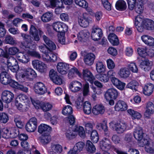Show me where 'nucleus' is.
Returning a JSON list of instances; mask_svg holds the SVG:
<instances>
[{
	"label": "nucleus",
	"instance_id": "62",
	"mask_svg": "<svg viewBox=\"0 0 154 154\" xmlns=\"http://www.w3.org/2000/svg\"><path fill=\"white\" fill-rule=\"evenodd\" d=\"M10 138H15L19 134L18 131L14 128H9Z\"/></svg>",
	"mask_w": 154,
	"mask_h": 154
},
{
	"label": "nucleus",
	"instance_id": "17",
	"mask_svg": "<svg viewBox=\"0 0 154 154\" xmlns=\"http://www.w3.org/2000/svg\"><path fill=\"white\" fill-rule=\"evenodd\" d=\"M100 146L102 150L104 151H108L111 146L110 140L106 138H103L100 142Z\"/></svg>",
	"mask_w": 154,
	"mask_h": 154
},
{
	"label": "nucleus",
	"instance_id": "61",
	"mask_svg": "<svg viewBox=\"0 0 154 154\" xmlns=\"http://www.w3.org/2000/svg\"><path fill=\"white\" fill-rule=\"evenodd\" d=\"M75 3L79 6L86 8L88 6V3L85 0H75Z\"/></svg>",
	"mask_w": 154,
	"mask_h": 154
},
{
	"label": "nucleus",
	"instance_id": "49",
	"mask_svg": "<svg viewBox=\"0 0 154 154\" xmlns=\"http://www.w3.org/2000/svg\"><path fill=\"white\" fill-rule=\"evenodd\" d=\"M4 57L6 59L8 66L15 64H17V60L12 56L9 57L8 54L5 55Z\"/></svg>",
	"mask_w": 154,
	"mask_h": 154
},
{
	"label": "nucleus",
	"instance_id": "25",
	"mask_svg": "<svg viewBox=\"0 0 154 154\" xmlns=\"http://www.w3.org/2000/svg\"><path fill=\"white\" fill-rule=\"evenodd\" d=\"M111 81L112 84L117 88L120 90L124 89L125 85V84L121 82L116 77H112L111 79Z\"/></svg>",
	"mask_w": 154,
	"mask_h": 154
},
{
	"label": "nucleus",
	"instance_id": "9",
	"mask_svg": "<svg viewBox=\"0 0 154 154\" xmlns=\"http://www.w3.org/2000/svg\"><path fill=\"white\" fill-rule=\"evenodd\" d=\"M34 90L37 94L42 95L47 91V89L45 84L42 82L35 83L34 86Z\"/></svg>",
	"mask_w": 154,
	"mask_h": 154
},
{
	"label": "nucleus",
	"instance_id": "18",
	"mask_svg": "<svg viewBox=\"0 0 154 154\" xmlns=\"http://www.w3.org/2000/svg\"><path fill=\"white\" fill-rule=\"evenodd\" d=\"M57 68L59 73L63 75L66 74L69 68V65L65 63L60 62L57 64Z\"/></svg>",
	"mask_w": 154,
	"mask_h": 154
},
{
	"label": "nucleus",
	"instance_id": "43",
	"mask_svg": "<svg viewBox=\"0 0 154 154\" xmlns=\"http://www.w3.org/2000/svg\"><path fill=\"white\" fill-rule=\"evenodd\" d=\"M85 148L87 151L90 153H94L96 150L95 146L89 140H87L85 145Z\"/></svg>",
	"mask_w": 154,
	"mask_h": 154
},
{
	"label": "nucleus",
	"instance_id": "60",
	"mask_svg": "<svg viewBox=\"0 0 154 154\" xmlns=\"http://www.w3.org/2000/svg\"><path fill=\"white\" fill-rule=\"evenodd\" d=\"M75 131L78 132L79 135L81 137L84 138L85 136V132L83 127L79 126L76 127Z\"/></svg>",
	"mask_w": 154,
	"mask_h": 154
},
{
	"label": "nucleus",
	"instance_id": "56",
	"mask_svg": "<svg viewBox=\"0 0 154 154\" xmlns=\"http://www.w3.org/2000/svg\"><path fill=\"white\" fill-rule=\"evenodd\" d=\"M50 5H47L45 3V5L47 8H53L58 6L60 3L62 2V0H51Z\"/></svg>",
	"mask_w": 154,
	"mask_h": 154
},
{
	"label": "nucleus",
	"instance_id": "16",
	"mask_svg": "<svg viewBox=\"0 0 154 154\" xmlns=\"http://www.w3.org/2000/svg\"><path fill=\"white\" fill-rule=\"evenodd\" d=\"M28 49H23L25 51L19 53L17 54V59L20 62L23 63H27L29 61L30 57L27 51Z\"/></svg>",
	"mask_w": 154,
	"mask_h": 154
},
{
	"label": "nucleus",
	"instance_id": "45",
	"mask_svg": "<svg viewBox=\"0 0 154 154\" xmlns=\"http://www.w3.org/2000/svg\"><path fill=\"white\" fill-rule=\"evenodd\" d=\"M143 25L144 29L149 30H152L154 29V22L151 20L148 19H146L144 22Z\"/></svg>",
	"mask_w": 154,
	"mask_h": 154
},
{
	"label": "nucleus",
	"instance_id": "42",
	"mask_svg": "<svg viewBox=\"0 0 154 154\" xmlns=\"http://www.w3.org/2000/svg\"><path fill=\"white\" fill-rule=\"evenodd\" d=\"M108 39L109 42L113 45H117L119 43L117 36L114 33L109 34L108 36Z\"/></svg>",
	"mask_w": 154,
	"mask_h": 154
},
{
	"label": "nucleus",
	"instance_id": "8",
	"mask_svg": "<svg viewBox=\"0 0 154 154\" xmlns=\"http://www.w3.org/2000/svg\"><path fill=\"white\" fill-rule=\"evenodd\" d=\"M53 29L56 32L60 33L66 32L68 29V26L64 23L60 22H54L52 24Z\"/></svg>",
	"mask_w": 154,
	"mask_h": 154
},
{
	"label": "nucleus",
	"instance_id": "54",
	"mask_svg": "<svg viewBox=\"0 0 154 154\" xmlns=\"http://www.w3.org/2000/svg\"><path fill=\"white\" fill-rule=\"evenodd\" d=\"M36 48V46L35 45V48L34 49H27V53H28L29 57L31 56L39 58H40L41 56L38 52L35 51Z\"/></svg>",
	"mask_w": 154,
	"mask_h": 154
},
{
	"label": "nucleus",
	"instance_id": "20",
	"mask_svg": "<svg viewBox=\"0 0 154 154\" xmlns=\"http://www.w3.org/2000/svg\"><path fill=\"white\" fill-rule=\"evenodd\" d=\"M96 127L98 129H102L103 130L105 136L108 137H109L110 132L108 130L107 122L106 120H103L102 123H98Z\"/></svg>",
	"mask_w": 154,
	"mask_h": 154
},
{
	"label": "nucleus",
	"instance_id": "53",
	"mask_svg": "<svg viewBox=\"0 0 154 154\" xmlns=\"http://www.w3.org/2000/svg\"><path fill=\"white\" fill-rule=\"evenodd\" d=\"M91 139L94 143H97L99 140L98 134L96 130H93L91 133Z\"/></svg>",
	"mask_w": 154,
	"mask_h": 154
},
{
	"label": "nucleus",
	"instance_id": "46",
	"mask_svg": "<svg viewBox=\"0 0 154 154\" xmlns=\"http://www.w3.org/2000/svg\"><path fill=\"white\" fill-rule=\"evenodd\" d=\"M145 146V150L148 153L152 154L154 153V143H150L147 140V142L144 144Z\"/></svg>",
	"mask_w": 154,
	"mask_h": 154
},
{
	"label": "nucleus",
	"instance_id": "50",
	"mask_svg": "<svg viewBox=\"0 0 154 154\" xmlns=\"http://www.w3.org/2000/svg\"><path fill=\"white\" fill-rule=\"evenodd\" d=\"M65 134L68 139L71 140L75 137L76 133L75 131H73L72 129L70 128L66 130Z\"/></svg>",
	"mask_w": 154,
	"mask_h": 154
},
{
	"label": "nucleus",
	"instance_id": "59",
	"mask_svg": "<svg viewBox=\"0 0 154 154\" xmlns=\"http://www.w3.org/2000/svg\"><path fill=\"white\" fill-rule=\"evenodd\" d=\"M137 51L139 55L142 57H144L147 55V49L146 48H139Z\"/></svg>",
	"mask_w": 154,
	"mask_h": 154
},
{
	"label": "nucleus",
	"instance_id": "23",
	"mask_svg": "<svg viewBox=\"0 0 154 154\" xmlns=\"http://www.w3.org/2000/svg\"><path fill=\"white\" fill-rule=\"evenodd\" d=\"M104 106L102 104H97L94 106L92 109L93 113L95 115L103 114L105 111Z\"/></svg>",
	"mask_w": 154,
	"mask_h": 154
},
{
	"label": "nucleus",
	"instance_id": "3",
	"mask_svg": "<svg viewBox=\"0 0 154 154\" xmlns=\"http://www.w3.org/2000/svg\"><path fill=\"white\" fill-rule=\"evenodd\" d=\"M110 128L118 134H122L127 130V125L124 122L112 121L109 123Z\"/></svg>",
	"mask_w": 154,
	"mask_h": 154
},
{
	"label": "nucleus",
	"instance_id": "10",
	"mask_svg": "<svg viewBox=\"0 0 154 154\" xmlns=\"http://www.w3.org/2000/svg\"><path fill=\"white\" fill-rule=\"evenodd\" d=\"M91 37L93 40L97 41L99 40L102 35V30L97 26H94L91 29Z\"/></svg>",
	"mask_w": 154,
	"mask_h": 154
},
{
	"label": "nucleus",
	"instance_id": "7",
	"mask_svg": "<svg viewBox=\"0 0 154 154\" xmlns=\"http://www.w3.org/2000/svg\"><path fill=\"white\" fill-rule=\"evenodd\" d=\"M37 119L35 117H33L31 118L26 124L25 129L28 132H34L37 128Z\"/></svg>",
	"mask_w": 154,
	"mask_h": 154
},
{
	"label": "nucleus",
	"instance_id": "38",
	"mask_svg": "<svg viewBox=\"0 0 154 154\" xmlns=\"http://www.w3.org/2000/svg\"><path fill=\"white\" fill-rule=\"evenodd\" d=\"M89 32L87 30L81 31L77 35L78 39L81 42L83 41L89 37Z\"/></svg>",
	"mask_w": 154,
	"mask_h": 154
},
{
	"label": "nucleus",
	"instance_id": "28",
	"mask_svg": "<svg viewBox=\"0 0 154 154\" xmlns=\"http://www.w3.org/2000/svg\"><path fill=\"white\" fill-rule=\"evenodd\" d=\"M43 38L47 45V48L51 51L55 50L56 48V46L54 42L50 40L46 35L43 36Z\"/></svg>",
	"mask_w": 154,
	"mask_h": 154
},
{
	"label": "nucleus",
	"instance_id": "13",
	"mask_svg": "<svg viewBox=\"0 0 154 154\" xmlns=\"http://www.w3.org/2000/svg\"><path fill=\"white\" fill-rule=\"evenodd\" d=\"M14 97V94L9 91H4L2 92V99L6 103H9L11 102Z\"/></svg>",
	"mask_w": 154,
	"mask_h": 154
},
{
	"label": "nucleus",
	"instance_id": "35",
	"mask_svg": "<svg viewBox=\"0 0 154 154\" xmlns=\"http://www.w3.org/2000/svg\"><path fill=\"white\" fill-rule=\"evenodd\" d=\"M29 33L33 38L34 40L38 41L40 40V37L38 34V29L33 25H31L29 30Z\"/></svg>",
	"mask_w": 154,
	"mask_h": 154
},
{
	"label": "nucleus",
	"instance_id": "11",
	"mask_svg": "<svg viewBox=\"0 0 154 154\" xmlns=\"http://www.w3.org/2000/svg\"><path fill=\"white\" fill-rule=\"evenodd\" d=\"M117 91L114 88L109 89L105 92L104 97L106 100H109L110 99H116L119 95Z\"/></svg>",
	"mask_w": 154,
	"mask_h": 154
},
{
	"label": "nucleus",
	"instance_id": "14",
	"mask_svg": "<svg viewBox=\"0 0 154 154\" xmlns=\"http://www.w3.org/2000/svg\"><path fill=\"white\" fill-rule=\"evenodd\" d=\"M154 114V104L151 102L147 103L146 104L145 111L144 116L146 118L149 119Z\"/></svg>",
	"mask_w": 154,
	"mask_h": 154
},
{
	"label": "nucleus",
	"instance_id": "26",
	"mask_svg": "<svg viewBox=\"0 0 154 154\" xmlns=\"http://www.w3.org/2000/svg\"><path fill=\"white\" fill-rule=\"evenodd\" d=\"M114 108L116 111H123L127 109L128 106L125 102L119 100L116 103Z\"/></svg>",
	"mask_w": 154,
	"mask_h": 154
},
{
	"label": "nucleus",
	"instance_id": "30",
	"mask_svg": "<svg viewBox=\"0 0 154 154\" xmlns=\"http://www.w3.org/2000/svg\"><path fill=\"white\" fill-rule=\"evenodd\" d=\"M8 84H9L12 88L20 89L24 92H27L28 91V89L27 87H24L22 85L19 84L18 82L11 79Z\"/></svg>",
	"mask_w": 154,
	"mask_h": 154
},
{
	"label": "nucleus",
	"instance_id": "55",
	"mask_svg": "<svg viewBox=\"0 0 154 154\" xmlns=\"http://www.w3.org/2000/svg\"><path fill=\"white\" fill-rule=\"evenodd\" d=\"M85 143L82 142H79L76 143L73 147L74 149L79 153L82 151L85 146Z\"/></svg>",
	"mask_w": 154,
	"mask_h": 154
},
{
	"label": "nucleus",
	"instance_id": "4",
	"mask_svg": "<svg viewBox=\"0 0 154 154\" xmlns=\"http://www.w3.org/2000/svg\"><path fill=\"white\" fill-rule=\"evenodd\" d=\"M143 130L141 127H137L134 129V137L138 141V144L139 146L143 147L144 146V144L147 142V139H143Z\"/></svg>",
	"mask_w": 154,
	"mask_h": 154
},
{
	"label": "nucleus",
	"instance_id": "64",
	"mask_svg": "<svg viewBox=\"0 0 154 154\" xmlns=\"http://www.w3.org/2000/svg\"><path fill=\"white\" fill-rule=\"evenodd\" d=\"M8 120V117L7 115L5 113H0V121L4 123H6Z\"/></svg>",
	"mask_w": 154,
	"mask_h": 154
},
{
	"label": "nucleus",
	"instance_id": "51",
	"mask_svg": "<svg viewBox=\"0 0 154 154\" xmlns=\"http://www.w3.org/2000/svg\"><path fill=\"white\" fill-rule=\"evenodd\" d=\"M73 110L72 107L69 105L63 107L62 112L65 116H69L72 113Z\"/></svg>",
	"mask_w": 154,
	"mask_h": 154
},
{
	"label": "nucleus",
	"instance_id": "48",
	"mask_svg": "<svg viewBox=\"0 0 154 154\" xmlns=\"http://www.w3.org/2000/svg\"><path fill=\"white\" fill-rule=\"evenodd\" d=\"M96 69L98 73H104L105 71L106 66L102 62L98 61L96 65Z\"/></svg>",
	"mask_w": 154,
	"mask_h": 154
},
{
	"label": "nucleus",
	"instance_id": "31",
	"mask_svg": "<svg viewBox=\"0 0 154 154\" xmlns=\"http://www.w3.org/2000/svg\"><path fill=\"white\" fill-rule=\"evenodd\" d=\"M78 21L79 25L84 27H86L88 26L89 23L92 22L91 20L87 17H85L84 16L79 17Z\"/></svg>",
	"mask_w": 154,
	"mask_h": 154
},
{
	"label": "nucleus",
	"instance_id": "22",
	"mask_svg": "<svg viewBox=\"0 0 154 154\" xmlns=\"http://www.w3.org/2000/svg\"><path fill=\"white\" fill-rule=\"evenodd\" d=\"M82 76L83 78L85 80L89 81L92 83L94 79V77L92 73L88 69H83L82 71Z\"/></svg>",
	"mask_w": 154,
	"mask_h": 154
},
{
	"label": "nucleus",
	"instance_id": "19",
	"mask_svg": "<svg viewBox=\"0 0 154 154\" xmlns=\"http://www.w3.org/2000/svg\"><path fill=\"white\" fill-rule=\"evenodd\" d=\"M82 87V83L78 81H73L70 85L69 88L71 91L76 92L79 91Z\"/></svg>",
	"mask_w": 154,
	"mask_h": 154
},
{
	"label": "nucleus",
	"instance_id": "1",
	"mask_svg": "<svg viewBox=\"0 0 154 154\" xmlns=\"http://www.w3.org/2000/svg\"><path fill=\"white\" fill-rule=\"evenodd\" d=\"M18 72V74H17L16 78L19 81H20V77L25 79L31 77L35 78L37 77V74L35 70L28 67H21L19 69Z\"/></svg>",
	"mask_w": 154,
	"mask_h": 154
},
{
	"label": "nucleus",
	"instance_id": "37",
	"mask_svg": "<svg viewBox=\"0 0 154 154\" xmlns=\"http://www.w3.org/2000/svg\"><path fill=\"white\" fill-rule=\"evenodd\" d=\"M50 135L48 133H45L40 138V142L43 145H46L49 143L51 140Z\"/></svg>",
	"mask_w": 154,
	"mask_h": 154
},
{
	"label": "nucleus",
	"instance_id": "33",
	"mask_svg": "<svg viewBox=\"0 0 154 154\" xmlns=\"http://www.w3.org/2000/svg\"><path fill=\"white\" fill-rule=\"evenodd\" d=\"M141 38L143 42L149 46H154V38L147 35H143Z\"/></svg>",
	"mask_w": 154,
	"mask_h": 154
},
{
	"label": "nucleus",
	"instance_id": "36",
	"mask_svg": "<svg viewBox=\"0 0 154 154\" xmlns=\"http://www.w3.org/2000/svg\"><path fill=\"white\" fill-rule=\"evenodd\" d=\"M127 112L131 116L132 119L133 120H139L142 117L141 114L137 111H135L132 109H129Z\"/></svg>",
	"mask_w": 154,
	"mask_h": 154
},
{
	"label": "nucleus",
	"instance_id": "58",
	"mask_svg": "<svg viewBox=\"0 0 154 154\" xmlns=\"http://www.w3.org/2000/svg\"><path fill=\"white\" fill-rule=\"evenodd\" d=\"M128 68L129 70L132 72L137 73L138 72V69L137 66L135 63H131L128 65Z\"/></svg>",
	"mask_w": 154,
	"mask_h": 154
},
{
	"label": "nucleus",
	"instance_id": "15",
	"mask_svg": "<svg viewBox=\"0 0 154 154\" xmlns=\"http://www.w3.org/2000/svg\"><path fill=\"white\" fill-rule=\"evenodd\" d=\"M145 20L140 15H138L136 17L134 24L136 28L139 32H141L143 31L144 27L143 25Z\"/></svg>",
	"mask_w": 154,
	"mask_h": 154
},
{
	"label": "nucleus",
	"instance_id": "41",
	"mask_svg": "<svg viewBox=\"0 0 154 154\" xmlns=\"http://www.w3.org/2000/svg\"><path fill=\"white\" fill-rule=\"evenodd\" d=\"M52 130L51 128L49 126L45 124H41L38 127V131L41 134L46 132H49Z\"/></svg>",
	"mask_w": 154,
	"mask_h": 154
},
{
	"label": "nucleus",
	"instance_id": "47",
	"mask_svg": "<svg viewBox=\"0 0 154 154\" xmlns=\"http://www.w3.org/2000/svg\"><path fill=\"white\" fill-rule=\"evenodd\" d=\"M116 9L120 11H123L125 9L127 5L125 2L123 0H119L116 2Z\"/></svg>",
	"mask_w": 154,
	"mask_h": 154
},
{
	"label": "nucleus",
	"instance_id": "63",
	"mask_svg": "<svg viewBox=\"0 0 154 154\" xmlns=\"http://www.w3.org/2000/svg\"><path fill=\"white\" fill-rule=\"evenodd\" d=\"M9 129L4 128L2 129L1 132V135L3 137L5 138H9Z\"/></svg>",
	"mask_w": 154,
	"mask_h": 154
},
{
	"label": "nucleus",
	"instance_id": "5",
	"mask_svg": "<svg viewBox=\"0 0 154 154\" xmlns=\"http://www.w3.org/2000/svg\"><path fill=\"white\" fill-rule=\"evenodd\" d=\"M21 35L23 39L25 40V42H22L20 45L21 48L34 49L35 48V45L33 44L30 35L24 33H21Z\"/></svg>",
	"mask_w": 154,
	"mask_h": 154
},
{
	"label": "nucleus",
	"instance_id": "24",
	"mask_svg": "<svg viewBox=\"0 0 154 154\" xmlns=\"http://www.w3.org/2000/svg\"><path fill=\"white\" fill-rule=\"evenodd\" d=\"M152 62L147 59L142 60L140 64V68L145 71H148L151 68L152 65Z\"/></svg>",
	"mask_w": 154,
	"mask_h": 154
},
{
	"label": "nucleus",
	"instance_id": "44",
	"mask_svg": "<svg viewBox=\"0 0 154 154\" xmlns=\"http://www.w3.org/2000/svg\"><path fill=\"white\" fill-rule=\"evenodd\" d=\"M83 110L84 112L87 115L90 114L91 112L92 107L89 101H86L83 103Z\"/></svg>",
	"mask_w": 154,
	"mask_h": 154
},
{
	"label": "nucleus",
	"instance_id": "21",
	"mask_svg": "<svg viewBox=\"0 0 154 154\" xmlns=\"http://www.w3.org/2000/svg\"><path fill=\"white\" fill-rule=\"evenodd\" d=\"M95 58V56L94 54L89 53L84 56L83 60L86 65L91 66L93 64Z\"/></svg>",
	"mask_w": 154,
	"mask_h": 154
},
{
	"label": "nucleus",
	"instance_id": "29",
	"mask_svg": "<svg viewBox=\"0 0 154 154\" xmlns=\"http://www.w3.org/2000/svg\"><path fill=\"white\" fill-rule=\"evenodd\" d=\"M131 72L128 68L126 67L121 68L118 72L119 76L121 78L126 79L128 77Z\"/></svg>",
	"mask_w": 154,
	"mask_h": 154
},
{
	"label": "nucleus",
	"instance_id": "40",
	"mask_svg": "<svg viewBox=\"0 0 154 154\" xmlns=\"http://www.w3.org/2000/svg\"><path fill=\"white\" fill-rule=\"evenodd\" d=\"M53 17V14L52 12L50 11L47 12L44 14L41 17V19L42 21L44 23H46L50 21Z\"/></svg>",
	"mask_w": 154,
	"mask_h": 154
},
{
	"label": "nucleus",
	"instance_id": "57",
	"mask_svg": "<svg viewBox=\"0 0 154 154\" xmlns=\"http://www.w3.org/2000/svg\"><path fill=\"white\" fill-rule=\"evenodd\" d=\"M138 85V83L135 80H133L127 84V87L136 91L137 90Z\"/></svg>",
	"mask_w": 154,
	"mask_h": 154
},
{
	"label": "nucleus",
	"instance_id": "6",
	"mask_svg": "<svg viewBox=\"0 0 154 154\" xmlns=\"http://www.w3.org/2000/svg\"><path fill=\"white\" fill-rule=\"evenodd\" d=\"M31 102L36 109L41 108L44 111L46 112L51 110L53 107L52 105L49 102L40 103L39 100L32 99L31 98Z\"/></svg>",
	"mask_w": 154,
	"mask_h": 154
},
{
	"label": "nucleus",
	"instance_id": "32",
	"mask_svg": "<svg viewBox=\"0 0 154 154\" xmlns=\"http://www.w3.org/2000/svg\"><path fill=\"white\" fill-rule=\"evenodd\" d=\"M154 88L153 85L149 83L146 84L143 89V94L149 96L152 93Z\"/></svg>",
	"mask_w": 154,
	"mask_h": 154
},
{
	"label": "nucleus",
	"instance_id": "39",
	"mask_svg": "<svg viewBox=\"0 0 154 154\" xmlns=\"http://www.w3.org/2000/svg\"><path fill=\"white\" fill-rule=\"evenodd\" d=\"M143 0H137L136 2L135 9L136 12L139 14L142 13L144 10Z\"/></svg>",
	"mask_w": 154,
	"mask_h": 154
},
{
	"label": "nucleus",
	"instance_id": "34",
	"mask_svg": "<svg viewBox=\"0 0 154 154\" xmlns=\"http://www.w3.org/2000/svg\"><path fill=\"white\" fill-rule=\"evenodd\" d=\"M51 148L52 153L60 154L63 150L62 146L60 144L57 143H52Z\"/></svg>",
	"mask_w": 154,
	"mask_h": 154
},
{
	"label": "nucleus",
	"instance_id": "12",
	"mask_svg": "<svg viewBox=\"0 0 154 154\" xmlns=\"http://www.w3.org/2000/svg\"><path fill=\"white\" fill-rule=\"evenodd\" d=\"M32 63L33 68L40 72H44L46 70L47 65L41 61L35 60L32 61Z\"/></svg>",
	"mask_w": 154,
	"mask_h": 154
},
{
	"label": "nucleus",
	"instance_id": "27",
	"mask_svg": "<svg viewBox=\"0 0 154 154\" xmlns=\"http://www.w3.org/2000/svg\"><path fill=\"white\" fill-rule=\"evenodd\" d=\"M11 79L10 76L5 71H3L0 75V81L4 85L8 84Z\"/></svg>",
	"mask_w": 154,
	"mask_h": 154
},
{
	"label": "nucleus",
	"instance_id": "52",
	"mask_svg": "<svg viewBox=\"0 0 154 154\" xmlns=\"http://www.w3.org/2000/svg\"><path fill=\"white\" fill-rule=\"evenodd\" d=\"M96 78L101 82L106 83L109 80V78L107 74H102L96 75Z\"/></svg>",
	"mask_w": 154,
	"mask_h": 154
},
{
	"label": "nucleus",
	"instance_id": "2",
	"mask_svg": "<svg viewBox=\"0 0 154 154\" xmlns=\"http://www.w3.org/2000/svg\"><path fill=\"white\" fill-rule=\"evenodd\" d=\"M39 48L40 51L43 53L42 57L44 61L47 62H54L57 61V56L55 54L48 51H46V48L42 45L39 46Z\"/></svg>",
	"mask_w": 154,
	"mask_h": 154
}]
</instances>
